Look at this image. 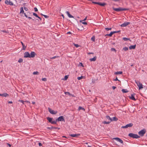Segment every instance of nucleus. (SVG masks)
<instances>
[{"label": "nucleus", "instance_id": "obj_1", "mask_svg": "<svg viewBox=\"0 0 147 147\" xmlns=\"http://www.w3.org/2000/svg\"><path fill=\"white\" fill-rule=\"evenodd\" d=\"M113 9L115 11L118 12L119 11H123L128 10V9L124 8L121 7H119L118 8H115L114 7L113 8Z\"/></svg>", "mask_w": 147, "mask_h": 147}, {"label": "nucleus", "instance_id": "obj_2", "mask_svg": "<svg viewBox=\"0 0 147 147\" xmlns=\"http://www.w3.org/2000/svg\"><path fill=\"white\" fill-rule=\"evenodd\" d=\"M128 136L131 138H140V136L137 134L132 133H130L129 134Z\"/></svg>", "mask_w": 147, "mask_h": 147}, {"label": "nucleus", "instance_id": "obj_3", "mask_svg": "<svg viewBox=\"0 0 147 147\" xmlns=\"http://www.w3.org/2000/svg\"><path fill=\"white\" fill-rule=\"evenodd\" d=\"M146 130L144 129H143L141 130L138 132V134L141 136H143L144 134L146 133Z\"/></svg>", "mask_w": 147, "mask_h": 147}, {"label": "nucleus", "instance_id": "obj_4", "mask_svg": "<svg viewBox=\"0 0 147 147\" xmlns=\"http://www.w3.org/2000/svg\"><path fill=\"white\" fill-rule=\"evenodd\" d=\"M47 120H48L52 124H56V122L55 121H52L53 118L49 117H48L47 118Z\"/></svg>", "mask_w": 147, "mask_h": 147}, {"label": "nucleus", "instance_id": "obj_5", "mask_svg": "<svg viewBox=\"0 0 147 147\" xmlns=\"http://www.w3.org/2000/svg\"><path fill=\"white\" fill-rule=\"evenodd\" d=\"M135 81L136 83L137 84V85L139 88V90L143 88L142 84V83H141L139 81Z\"/></svg>", "mask_w": 147, "mask_h": 147}, {"label": "nucleus", "instance_id": "obj_6", "mask_svg": "<svg viewBox=\"0 0 147 147\" xmlns=\"http://www.w3.org/2000/svg\"><path fill=\"white\" fill-rule=\"evenodd\" d=\"M133 125V124L132 123H129V124L126 125L125 126H122L121 127L122 128H127L129 127H132Z\"/></svg>", "mask_w": 147, "mask_h": 147}, {"label": "nucleus", "instance_id": "obj_7", "mask_svg": "<svg viewBox=\"0 0 147 147\" xmlns=\"http://www.w3.org/2000/svg\"><path fill=\"white\" fill-rule=\"evenodd\" d=\"M49 112L52 114H55L57 113V111H54L52 110L50 108H48V109Z\"/></svg>", "mask_w": 147, "mask_h": 147}, {"label": "nucleus", "instance_id": "obj_8", "mask_svg": "<svg viewBox=\"0 0 147 147\" xmlns=\"http://www.w3.org/2000/svg\"><path fill=\"white\" fill-rule=\"evenodd\" d=\"M65 121L63 117V116H61L59 117L57 119H56V121L57 122L58 121Z\"/></svg>", "mask_w": 147, "mask_h": 147}, {"label": "nucleus", "instance_id": "obj_9", "mask_svg": "<svg viewBox=\"0 0 147 147\" xmlns=\"http://www.w3.org/2000/svg\"><path fill=\"white\" fill-rule=\"evenodd\" d=\"M136 95V94L133 93V94H131V96H129V98L131 100H134L136 101V99L134 97V96Z\"/></svg>", "mask_w": 147, "mask_h": 147}, {"label": "nucleus", "instance_id": "obj_10", "mask_svg": "<svg viewBox=\"0 0 147 147\" xmlns=\"http://www.w3.org/2000/svg\"><path fill=\"white\" fill-rule=\"evenodd\" d=\"M130 23L129 22H125L121 24L120 26H121L122 27H125V26H127V25H128L130 24Z\"/></svg>", "mask_w": 147, "mask_h": 147}, {"label": "nucleus", "instance_id": "obj_11", "mask_svg": "<svg viewBox=\"0 0 147 147\" xmlns=\"http://www.w3.org/2000/svg\"><path fill=\"white\" fill-rule=\"evenodd\" d=\"M5 3L7 5H13V3L9 0L8 1L7 0H5Z\"/></svg>", "mask_w": 147, "mask_h": 147}, {"label": "nucleus", "instance_id": "obj_12", "mask_svg": "<svg viewBox=\"0 0 147 147\" xmlns=\"http://www.w3.org/2000/svg\"><path fill=\"white\" fill-rule=\"evenodd\" d=\"M24 57L25 58H30V54L28 52H26L24 54Z\"/></svg>", "mask_w": 147, "mask_h": 147}, {"label": "nucleus", "instance_id": "obj_13", "mask_svg": "<svg viewBox=\"0 0 147 147\" xmlns=\"http://www.w3.org/2000/svg\"><path fill=\"white\" fill-rule=\"evenodd\" d=\"M20 13H23L24 14V16L26 18H28V16L25 13H24V10H23V7H21L20 8Z\"/></svg>", "mask_w": 147, "mask_h": 147}, {"label": "nucleus", "instance_id": "obj_14", "mask_svg": "<svg viewBox=\"0 0 147 147\" xmlns=\"http://www.w3.org/2000/svg\"><path fill=\"white\" fill-rule=\"evenodd\" d=\"M113 139H114L117 141L120 142L121 144L123 143V141L120 138H113Z\"/></svg>", "mask_w": 147, "mask_h": 147}, {"label": "nucleus", "instance_id": "obj_15", "mask_svg": "<svg viewBox=\"0 0 147 147\" xmlns=\"http://www.w3.org/2000/svg\"><path fill=\"white\" fill-rule=\"evenodd\" d=\"M36 55V54L35 52L33 51L31 52L30 53V58H33Z\"/></svg>", "mask_w": 147, "mask_h": 147}, {"label": "nucleus", "instance_id": "obj_16", "mask_svg": "<svg viewBox=\"0 0 147 147\" xmlns=\"http://www.w3.org/2000/svg\"><path fill=\"white\" fill-rule=\"evenodd\" d=\"M66 13L67 14V15L69 18H74V16L71 15L69 11H67L66 12Z\"/></svg>", "mask_w": 147, "mask_h": 147}, {"label": "nucleus", "instance_id": "obj_17", "mask_svg": "<svg viewBox=\"0 0 147 147\" xmlns=\"http://www.w3.org/2000/svg\"><path fill=\"white\" fill-rule=\"evenodd\" d=\"M80 134H71L70 135V136H71L72 137H75L78 136H80Z\"/></svg>", "mask_w": 147, "mask_h": 147}, {"label": "nucleus", "instance_id": "obj_18", "mask_svg": "<svg viewBox=\"0 0 147 147\" xmlns=\"http://www.w3.org/2000/svg\"><path fill=\"white\" fill-rule=\"evenodd\" d=\"M97 58V57L96 56H94L93 58H90V60L91 61H95L96 60Z\"/></svg>", "mask_w": 147, "mask_h": 147}, {"label": "nucleus", "instance_id": "obj_19", "mask_svg": "<svg viewBox=\"0 0 147 147\" xmlns=\"http://www.w3.org/2000/svg\"><path fill=\"white\" fill-rule=\"evenodd\" d=\"M136 45H131L129 47V48L130 49H134L136 48Z\"/></svg>", "mask_w": 147, "mask_h": 147}, {"label": "nucleus", "instance_id": "obj_20", "mask_svg": "<svg viewBox=\"0 0 147 147\" xmlns=\"http://www.w3.org/2000/svg\"><path fill=\"white\" fill-rule=\"evenodd\" d=\"M98 5L102 6H104L106 5V4L105 3H101L100 2H98Z\"/></svg>", "mask_w": 147, "mask_h": 147}, {"label": "nucleus", "instance_id": "obj_21", "mask_svg": "<svg viewBox=\"0 0 147 147\" xmlns=\"http://www.w3.org/2000/svg\"><path fill=\"white\" fill-rule=\"evenodd\" d=\"M9 95L7 93H4L2 94V96L6 97L9 96Z\"/></svg>", "mask_w": 147, "mask_h": 147}, {"label": "nucleus", "instance_id": "obj_22", "mask_svg": "<svg viewBox=\"0 0 147 147\" xmlns=\"http://www.w3.org/2000/svg\"><path fill=\"white\" fill-rule=\"evenodd\" d=\"M21 43L22 44V47H23L22 49L23 50H25L26 49V46H25L24 45V44H23V42H21Z\"/></svg>", "mask_w": 147, "mask_h": 147}, {"label": "nucleus", "instance_id": "obj_23", "mask_svg": "<svg viewBox=\"0 0 147 147\" xmlns=\"http://www.w3.org/2000/svg\"><path fill=\"white\" fill-rule=\"evenodd\" d=\"M123 72L121 71H117L115 73V74L116 75L121 74Z\"/></svg>", "mask_w": 147, "mask_h": 147}, {"label": "nucleus", "instance_id": "obj_24", "mask_svg": "<svg viewBox=\"0 0 147 147\" xmlns=\"http://www.w3.org/2000/svg\"><path fill=\"white\" fill-rule=\"evenodd\" d=\"M122 91L123 93H127L129 92L128 90L126 89H122Z\"/></svg>", "mask_w": 147, "mask_h": 147}, {"label": "nucleus", "instance_id": "obj_25", "mask_svg": "<svg viewBox=\"0 0 147 147\" xmlns=\"http://www.w3.org/2000/svg\"><path fill=\"white\" fill-rule=\"evenodd\" d=\"M78 110L79 111L82 110H83L84 111H85V109L84 108H83L81 107H80V106L79 107L78 109Z\"/></svg>", "mask_w": 147, "mask_h": 147}, {"label": "nucleus", "instance_id": "obj_26", "mask_svg": "<svg viewBox=\"0 0 147 147\" xmlns=\"http://www.w3.org/2000/svg\"><path fill=\"white\" fill-rule=\"evenodd\" d=\"M123 39L125 41H126L128 40H129L130 41H131V40H130L129 38H127L125 37H124L123 38Z\"/></svg>", "mask_w": 147, "mask_h": 147}, {"label": "nucleus", "instance_id": "obj_27", "mask_svg": "<svg viewBox=\"0 0 147 147\" xmlns=\"http://www.w3.org/2000/svg\"><path fill=\"white\" fill-rule=\"evenodd\" d=\"M112 121H117L118 120V119L115 117H113L112 118Z\"/></svg>", "mask_w": 147, "mask_h": 147}, {"label": "nucleus", "instance_id": "obj_28", "mask_svg": "<svg viewBox=\"0 0 147 147\" xmlns=\"http://www.w3.org/2000/svg\"><path fill=\"white\" fill-rule=\"evenodd\" d=\"M84 78H85L84 76H81L80 77H78L77 79L78 80H80Z\"/></svg>", "mask_w": 147, "mask_h": 147}, {"label": "nucleus", "instance_id": "obj_29", "mask_svg": "<svg viewBox=\"0 0 147 147\" xmlns=\"http://www.w3.org/2000/svg\"><path fill=\"white\" fill-rule=\"evenodd\" d=\"M18 101H19V102H22V103H23V104H24V102H28V101H27V100H26V101H24V100H18Z\"/></svg>", "mask_w": 147, "mask_h": 147}, {"label": "nucleus", "instance_id": "obj_30", "mask_svg": "<svg viewBox=\"0 0 147 147\" xmlns=\"http://www.w3.org/2000/svg\"><path fill=\"white\" fill-rule=\"evenodd\" d=\"M110 123V122L107 121V122L105 121H103V123L104 124H109Z\"/></svg>", "mask_w": 147, "mask_h": 147}, {"label": "nucleus", "instance_id": "obj_31", "mask_svg": "<svg viewBox=\"0 0 147 147\" xmlns=\"http://www.w3.org/2000/svg\"><path fill=\"white\" fill-rule=\"evenodd\" d=\"M106 118L110 120L111 121H112V118H111L109 116L107 115L106 116Z\"/></svg>", "mask_w": 147, "mask_h": 147}, {"label": "nucleus", "instance_id": "obj_32", "mask_svg": "<svg viewBox=\"0 0 147 147\" xmlns=\"http://www.w3.org/2000/svg\"><path fill=\"white\" fill-rule=\"evenodd\" d=\"M91 40L92 41L94 42L95 40V37L94 36H93L91 38Z\"/></svg>", "mask_w": 147, "mask_h": 147}, {"label": "nucleus", "instance_id": "obj_33", "mask_svg": "<svg viewBox=\"0 0 147 147\" xmlns=\"http://www.w3.org/2000/svg\"><path fill=\"white\" fill-rule=\"evenodd\" d=\"M59 57V56H54V57H50V59H55L57 57Z\"/></svg>", "mask_w": 147, "mask_h": 147}, {"label": "nucleus", "instance_id": "obj_34", "mask_svg": "<svg viewBox=\"0 0 147 147\" xmlns=\"http://www.w3.org/2000/svg\"><path fill=\"white\" fill-rule=\"evenodd\" d=\"M128 49V48L127 47H125L123 48V50L125 51H127Z\"/></svg>", "mask_w": 147, "mask_h": 147}, {"label": "nucleus", "instance_id": "obj_35", "mask_svg": "<svg viewBox=\"0 0 147 147\" xmlns=\"http://www.w3.org/2000/svg\"><path fill=\"white\" fill-rule=\"evenodd\" d=\"M23 61V60L22 59L20 58L18 60V62L19 63H21Z\"/></svg>", "mask_w": 147, "mask_h": 147}, {"label": "nucleus", "instance_id": "obj_36", "mask_svg": "<svg viewBox=\"0 0 147 147\" xmlns=\"http://www.w3.org/2000/svg\"><path fill=\"white\" fill-rule=\"evenodd\" d=\"M39 74V72L37 71L34 72H33V74H34V75H36V74L37 75V74Z\"/></svg>", "mask_w": 147, "mask_h": 147}, {"label": "nucleus", "instance_id": "obj_37", "mask_svg": "<svg viewBox=\"0 0 147 147\" xmlns=\"http://www.w3.org/2000/svg\"><path fill=\"white\" fill-rule=\"evenodd\" d=\"M68 78V76H65L64 79H63L64 80H66Z\"/></svg>", "mask_w": 147, "mask_h": 147}, {"label": "nucleus", "instance_id": "obj_38", "mask_svg": "<svg viewBox=\"0 0 147 147\" xmlns=\"http://www.w3.org/2000/svg\"><path fill=\"white\" fill-rule=\"evenodd\" d=\"M65 93L66 94H68V95H69V96L71 95V94H70V92H65Z\"/></svg>", "mask_w": 147, "mask_h": 147}, {"label": "nucleus", "instance_id": "obj_39", "mask_svg": "<svg viewBox=\"0 0 147 147\" xmlns=\"http://www.w3.org/2000/svg\"><path fill=\"white\" fill-rule=\"evenodd\" d=\"M53 126H51L50 127H48L47 128L49 129H53Z\"/></svg>", "mask_w": 147, "mask_h": 147}, {"label": "nucleus", "instance_id": "obj_40", "mask_svg": "<svg viewBox=\"0 0 147 147\" xmlns=\"http://www.w3.org/2000/svg\"><path fill=\"white\" fill-rule=\"evenodd\" d=\"M105 29L107 31H109V30H111V28H105Z\"/></svg>", "mask_w": 147, "mask_h": 147}, {"label": "nucleus", "instance_id": "obj_41", "mask_svg": "<svg viewBox=\"0 0 147 147\" xmlns=\"http://www.w3.org/2000/svg\"><path fill=\"white\" fill-rule=\"evenodd\" d=\"M33 14L34 16H36V17H38V16L36 13H33Z\"/></svg>", "mask_w": 147, "mask_h": 147}, {"label": "nucleus", "instance_id": "obj_42", "mask_svg": "<svg viewBox=\"0 0 147 147\" xmlns=\"http://www.w3.org/2000/svg\"><path fill=\"white\" fill-rule=\"evenodd\" d=\"M113 34V33L112 32H111L109 34V36H111Z\"/></svg>", "mask_w": 147, "mask_h": 147}, {"label": "nucleus", "instance_id": "obj_43", "mask_svg": "<svg viewBox=\"0 0 147 147\" xmlns=\"http://www.w3.org/2000/svg\"><path fill=\"white\" fill-rule=\"evenodd\" d=\"M42 80L44 81H47V78H42Z\"/></svg>", "mask_w": 147, "mask_h": 147}, {"label": "nucleus", "instance_id": "obj_44", "mask_svg": "<svg viewBox=\"0 0 147 147\" xmlns=\"http://www.w3.org/2000/svg\"><path fill=\"white\" fill-rule=\"evenodd\" d=\"M111 50L112 51H115V52L116 51V49L115 48H111Z\"/></svg>", "mask_w": 147, "mask_h": 147}, {"label": "nucleus", "instance_id": "obj_45", "mask_svg": "<svg viewBox=\"0 0 147 147\" xmlns=\"http://www.w3.org/2000/svg\"><path fill=\"white\" fill-rule=\"evenodd\" d=\"M24 9L26 11H27L28 10V9L25 7H24Z\"/></svg>", "mask_w": 147, "mask_h": 147}, {"label": "nucleus", "instance_id": "obj_46", "mask_svg": "<svg viewBox=\"0 0 147 147\" xmlns=\"http://www.w3.org/2000/svg\"><path fill=\"white\" fill-rule=\"evenodd\" d=\"M2 32H3L5 33H8V32L5 30H2L1 31Z\"/></svg>", "mask_w": 147, "mask_h": 147}, {"label": "nucleus", "instance_id": "obj_47", "mask_svg": "<svg viewBox=\"0 0 147 147\" xmlns=\"http://www.w3.org/2000/svg\"><path fill=\"white\" fill-rule=\"evenodd\" d=\"M34 11H35V12L37 11H38L37 8L36 7H34Z\"/></svg>", "mask_w": 147, "mask_h": 147}, {"label": "nucleus", "instance_id": "obj_48", "mask_svg": "<svg viewBox=\"0 0 147 147\" xmlns=\"http://www.w3.org/2000/svg\"><path fill=\"white\" fill-rule=\"evenodd\" d=\"M92 3L95 4H98V2H96L94 1H92Z\"/></svg>", "mask_w": 147, "mask_h": 147}, {"label": "nucleus", "instance_id": "obj_49", "mask_svg": "<svg viewBox=\"0 0 147 147\" xmlns=\"http://www.w3.org/2000/svg\"><path fill=\"white\" fill-rule=\"evenodd\" d=\"M74 45L76 47H79V45L77 44H74Z\"/></svg>", "mask_w": 147, "mask_h": 147}, {"label": "nucleus", "instance_id": "obj_50", "mask_svg": "<svg viewBox=\"0 0 147 147\" xmlns=\"http://www.w3.org/2000/svg\"><path fill=\"white\" fill-rule=\"evenodd\" d=\"M43 16L45 18H49V16H48L46 15H43Z\"/></svg>", "mask_w": 147, "mask_h": 147}, {"label": "nucleus", "instance_id": "obj_51", "mask_svg": "<svg viewBox=\"0 0 147 147\" xmlns=\"http://www.w3.org/2000/svg\"><path fill=\"white\" fill-rule=\"evenodd\" d=\"M82 23L83 24H85V25H87V23L85 22H82Z\"/></svg>", "mask_w": 147, "mask_h": 147}, {"label": "nucleus", "instance_id": "obj_52", "mask_svg": "<svg viewBox=\"0 0 147 147\" xmlns=\"http://www.w3.org/2000/svg\"><path fill=\"white\" fill-rule=\"evenodd\" d=\"M7 144L9 147H11V145L7 143Z\"/></svg>", "mask_w": 147, "mask_h": 147}, {"label": "nucleus", "instance_id": "obj_53", "mask_svg": "<svg viewBox=\"0 0 147 147\" xmlns=\"http://www.w3.org/2000/svg\"><path fill=\"white\" fill-rule=\"evenodd\" d=\"M114 81H119V80L118 79L117 77H116V78L114 80Z\"/></svg>", "mask_w": 147, "mask_h": 147}, {"label": "nucleus", "instance_id": "obj_54", "mask_svg": "<svg viewBox=\"0 0 147 147\" xmlns=\"http://www.w3.org/2000/svg\"><path fill=\"white\" fill-rule=\"evenodd\" d=\"M38 145L39 146H42V144L41 143L39 142L38 143Z\"/></svg>", "mask_w": 147, "mask_h": 147}, {"label": "nucleus", "instance_id": "obj_55", "mask_svg": "<svg viewBox=\"0 0 147 147\" xmlns=\"http://www.w3.org/2000/svg\"><path fill=\"white\" fill-rule=\"evenodd\" d=\"M112 88L113 90H114L116 88V87L114 86H113L112 87Z\"/></svg>", "mask_w": 147, "mask_h": 147}, {"label": "nucleus", "instance_id": "obj_56", "mask_svg": "<svg viewBox=\"0 0 147 147\" xmlns=\"http://www.w3.org/2000/svg\"><path fill=\"white\" fill-rule=\"evenodd\" d=\"M12 103L13 102L11 101H9L8 102V103L9 104H12Z\"/></svg>", "mask_w": 147, "mask_h": 147}, {"label": "nucleus", "instance_id": "obj_57", "mask_svg": "<svg viewBox=\"0 0 147 147\" xmlns=\"http://www.w3.org/2000/svg\"><path fill=\"white\" fill-rule=\"evenodd\" d=\"M88 55H90V54H93L94 53H93L89 52V53H88Z\"/></svg>", "mask_w": 147, "mask_h": 147}, {"label": "nucleus", "instance_id": "obj_58", "mask_svg": "<svg viewBox=\"0 0 147 147\" xmlns=\"http://www.w3.org/2000/svg\"><path fill=\"white\" fill-rule=\"evenodd\" d=\"M69 96H72V97H75V96H74V95L72 94H71V95H69Z\"/></svg>", "mask_w": 147, "mask_h": 147}, {"label": "nucleus", "instance_id": "obj_59", "mask_svg": "<svg viewBox=\"0 0 147 147\" xmlns=\"http://www.w3.org/2000/svg\"><path fill=\"white\" fill-rule=\"evenodd\" d=\"M67 34H71V32H68L67 33Z\"/></svg>", "mask_w": 147, "mask_h": 147}, {"label": "nucleus", "instance_id": "obj_60", "mask_svg": "<svg viewBox=\"0 0 147 147\" xmlns=\"http://www.w3.org/2000/svg\"><path fill=\"white\" fill-rule=\"evenodd\" d=\"M37 18H38L39 19H40V20H42L41 18H40V17H39L38 16V17H37Z\"/></svg>", "mask_w": 147, "mask_h": 147}, {"label": "nucleus", "instance_id": "obj_61", "mask_svg": "<svg viewBox=\"0 0 147 147\" xmlns=\"http://www.w3.org/2000/svg\"><path fill=\"white\" fill-rule=\"evenodd\" d=\"M113 0L115 2H116V1H119L120 0Z\"/></svg>", "mask_w": 147, "mask_h": 147}, {"label": "nucleus", "instance_id": "obj_62", "mask_svg": "<svg viewBox=\"0 0 147 147\" xmlns=\"http://www.w3.org/2000/svg\"><path fill=\"white\" fill-rule=\"evenodd\" d=\"M86 19H87V17H86V18H84V20L82 21H85L86 20Z\"/></svg>", "mask_w": 147, "mask_h": 147}, {"label": "nucleus", "instance_id": "obj_63", "mask_svg": "<svg viewBox=\"0 0 147 147\" xmlns=\"http://www.w3.org/2000/svg\"><path fill=\"white\" fill-rule=\"evenodd\" d=\"M113 33V34L114 33H116V31H114L112 32Z\"/></svg>", "mask_w": 147, "mask_h": 147}, {"label": "nucleus", "instance_id": "obj_64", "mask_svg": "<svg viewBox=\"0 0 147 147\" xmlns=\"http://www.w3.org/2000/svg\"><path fill=\"white\" fill-rule=\"evenodd\" d=\"M28 18V19H32V18L31 17H28V18Z\"/></svg>", "mask_w": 147, "mask_h": 147}]
</instances>
